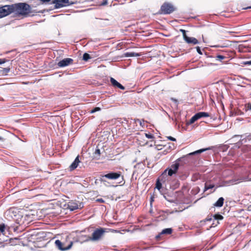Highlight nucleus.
<instances>
[{"label":"nucleus","instance_id":"1","mask_svg":"<svg viewBox=\"0 0 251 251\" xmlns=\"http://www.w3.org/2000/svg\"><path fill=\"white\" fill-rule=\"evenodd\" d=\"M13 12L21 15H25L30 12V6L25 3H18L12 4Z\"/></svg>","mask_w":251,"mask_h":251},{"label":"nucleus","instance_id":"2","mask_svg":"<svg viewBox=\"0 0 251 251\" xmlns=\"http://www.w3.org/2000/svg\"><path fill=\"white\" fill-rule=\"evenodd\" d=\"M105 232V229L103 228H97L94 231L92 234V236H84L86 238L85 241H97L100 239Z\"/></svg>","mask_w":251,"mask_h":251},{"label":"nucleus","instance_id":"3","mask_svg":"<svg viewBox=\"0 0 251 251\" xmlns=\"http://www.w3.org/2000/svg\"><path fill=\"white\" fill-rule=\"evenodd\" d=\"M176 10L174 6L169 2L164 3L161 6L160 13L163 14H170Z\"/></svg>","mask_w":251,"mask_h":251},{"label":"nucleus","instance_id":"4","mask_svg":"<svg viewBox=\"0 0 251 251\" xmlns=\"http://www.w3.org/2000/svg\"><path fill=\"white\" fill-rule=\"evenodd\" d=\"M120 176L121 173L120 172H110L104 175L101 176L100 180L101 182H102L106 186V183L107 182L104 179V177L111 180H116L119 178Z\"/></svg>","mask_w":251,"mask_h":251},{"label":"nucleus","instance_id":"5","mask_svg":"<svg viewBox=\"0 0 251 251\" xmlns=\"http://www.w3.org/2000/svg\"><path fill=\"white\" fill-rule=\"evenodd\" d=\"M12 5H6L0 7V18L4 17L13 12Z\"/></svg>","mask_w":251,"mask_h":251},{"label":"nucleus","instance_id":"6","mask_svg":"<svg viewBox=\"0 0 251 251\" xmlns=\"http://www.w3.org/2000/svg\"><path fill=\"white\" fill-rule=\"evenodd\" d=\"M55 245L59 250L65 251L69 250L72 248L73 242L71 241L69 245L66 246L65 243L61 242L59 240H56L55 241Z\"/></svg>","mask_w":251,"mask_h":251},{"label":"nucleus","instance_id":"7","mask_svg":"<svg viewBox=\"0 0 251 251\" xmlns=\"http://www.w3.org/2000/svg\"><path fill=\"white\" fill-rule=\"evenodd\" d=\"M55 8H59L69 5V0H54L53 1Z\"/></svg>","mask_w":251,"mask_h":251},{"label":"nucleus","instance_id":"8","mask_svg":"<svg viewBox=\"0 0 251 251\" xmlns=\"http://www.w3.org/2000/svg\"><path fill=\"white\" fill-rule=\"evenodd\" d=\"M73 59L70 58H66L60 61L57 63L59 67L62 68L69 66L73 63Z\"/></svg>","mask_w":251,"mask_h":251},{"label":"nucleus","instance_id":"9","mask_svg":"<svg viewBox=\"0 0 251 251\" xmlns=\"http://www.w3.org/2000/svg\"><path fill=\"white\" fill-rule=\"evenodd\" d=\"M184 40L187 43L189 44L197 45L199 44L198 40L194 37L187 36Z\"/></svg>","mask_w":251,"mask_h":251},{"label":"nucleus","instance_id":"10","mask_svg":"<svg viewBox=\"0 0 251 251\" xmlns=\"http://www.w3.org/2000/svg\"><path fill=\"white\" fill-rule=\"evenodd\" d=\"M110 82L112 85L115 87H117L121 90H125V88L124 86L121 84L119 82H118L116 80H115L114 78H110Z\"/></svg>","mask_w":251,"mask_h":251},{"label":"nucleus","instance_id":"11","mask_svg":"<svg viewBox=\"0 0 251 251\" xmlns=\"http://www.w3.org/2000/svg\"><path fill=\"white\" fill-rule=\"evenodd\" d=\"M79 162H80V161L79 159V156H77L75 158V160L73 161V162L70 166V170L72 171V170H74L75 169H76L77 167Z\"/></svg>","mask_w":251,"mask_h":251},{"label":"nucleus","instance_id":"12","mask_svg":"<svg viewBox=\"0 0 251 251\" xmlns=\"http://www.w3.org/2000/svg\"><path fill=\"white\" fill-rule=\"evenodd\" d=\"M213 217H214V220L216 221V223H215V224L213 223L212 225L210 227H214L215 226H217L218 224H219L218 220H222L223 218V217L222 215H219V214H216L213 216Z\"/></svg>","mask_w":251,"mask_h":251},{"label":"nucleus","instance_id":"13","mask_svg":"<svg viewBox=\"0 0 251 251\" xmlns=\"http://www.w3.org/2000/svg\"><path fill=\"white\" fill-rule=\"evenodd\" d=\"M173 230L171 228H165L162 230L160 234L156 236V238H158L160 235L162 234H171L172 233Z\"/></svg>","mask_w":251,"mask_h":251},{"label":"nucleus","instance_id":"14","mask_svg":"<svg viewBox=\"0 0 251 251\" xmlns=\"http://www.w3.org/2000/svg\"><path fill=\"white\" fill-rule=\"evenodd\" d=\"M141 56V54L134 52H126L125 53V56L126 57H138Z\"/></svg>","mask_w":251,"mask_h":251},{"label":"nucleus","instance_id":"15","mask_svg":"<svg viewBox=\"0 0 251 251\" xmlns=\"http://www.w3.org/2000/svg\"><path fill=\"white\" fill-rule=\"evenodd\" d=\"M224 199L220 197L218 201L214 204V206L218 207H221L223 205Z\"/></svg>","mask_w":251,"mask_h":251},{"label":"nucleus","instance_id":"16","mask_svg":"<svg viewBox=\"0 0 251 251\" xmlns=\"http://www.w3.org/2000/svg\"><path fill=\"white\" fill-rule=\"evenodd\" d=\"M197 117L198 119L202 118V117H207L209 116V114L205 112H200L196 114Z\"/></svg>","mask_w":251,"mask_h":251},{"label":"nucleus","instance_id":"17","mask_svg":"<svg viewBox=\"0 0 251 251\" xmlns=\"http://www.w3.org/2000/svg\"><path fill=\"white\" fill-rule=\"evenodd\" d=\"M209 150V148H206V149H200V150H197L195 151H194V152H191L190 153L188 154L189 155H195V154H199V153H202L207 150Z\"/></svg>","mask_w":251,"mask_h":251},{"label":"nucleus","instance_id":"18","mask_svg":"<svg viewBox=\"0 0 251 251\" xmlns=\"http://www.w3.org/2000/svg\"><path fill=\"white\" fill-rule=\"evenodd\" d=\"M241 139L242 140V142H244V144L248 142H250L251 141V133L248 135H246L245 138Z\"/></svg>","mask_w":251,"mask_h":251},{"label":"nucleus","instance_id":"19","mask_svg":"<svg viewBox=\"0 0 251 251\" xmlns=\"http://www.w3.org/2000/svg\"><path fill=\"white\" fill-rule=\"evenodd\" d=\"M179 164L178 163H176L175 164L172 165L171 166V169H172L176 173L177 172L178 169Z\"/></svg>","mask_w":251,"mask_h":251},{"label":"nucleus","instance_id":"20","mask_svg":"<svg viewBox=\"0 0 251 251\" xmlns=\"http://www.w3.org/2000/svg\"><path fill=\"white\" fill-rule=\"evenodd\" d=\"M243 144H244V142H242V140L240 139L239 142L234 144L233 148L239 149Z\"/></svg>","mask_w":251,"mask_h":251},{"label":"nucleus","instance_id":"21","mask_svg":"<svg viewBox=\"0 0 251 251\" xmlns=\"http://www.w3.org/2000/svg\"><path fill=\"white\" fill-rule=\"evenodd\" d=\"M198 120L196 114L191 118L190 121L188 123V124H192L194 123L196 121Z\"/></svg>","mask_w":251,"mask_h":251},{"label":"nucleus","instance_id":"22","mask_svg":"<svg viewBox=\"0 0 251 251\" xmlns=\"http://www.w3.org/2000/svg\"><path fill=\"white\" fill-rule=\"evenodd\" d=\"M160 178L158 179L156 182V188L159 190H160L162 187V183L160 181Z\"/></svg>","mask_w":251,"mask_h":251},{"label":"nucleus","instance_id":"23","mask_svg":"<svg viewBox=\"0 0 251 251\" xmlns=\"http://www.w3.org/2000/svg\"><path fill=\"white\" fill-rule=\"evenodd\" d=\"M214 187V185L213 184H207L205 183L204 191H206L210 189H212Z\"/></svg>","mask_w":251,"mask_h":251},{"label":"nucleus","instance_id":"24","mask_svg":"<svg viewBox=\"0 0 251 251\" xmlns=\"http://www.w3.org/2000/svg\"><path fill=\"white\" fill-rule=\"evenodd\" d=\"M91 58L90 55L87 53H84L83 55V60L87 61Z\"/></svg>","mask_w":251,"mask_h":251},{"label":"nucleus","instance_id":"25","mask_svg":"<svg viewBox=\"0 0 251 251\" xmlns=\"http://www.w3.org/2000/svg\"><path fill=\"white\" fill-rule=\"evenodd\" d=\"M5 226L4 224H1L0 225V231L1 233H3L5 231Z\"/></svg>","mask_w":251,"mask_h":251},{"label":"nucleus","instance_id":"26","mask_svg":"<svg viewBox=\"0 0 251 251\" xmlns=\"http://www.w3.org/2000/svg\"><path fill=\"white\" fill-rule=\"evenodd\" d=\"M69 206L70 207V210L72 211H73L78 208V206L76 204L75 205H69Z\"/></svg>","mask_w":251,"mask_h":251},{"label":"nucleus","instance_id":"27","mask_svg":"<svg viewBox=\"0 0 251 251\" xmlns=\"http://www.w3.org/2000/svg\"><path fill=\"white\" fill-rule=\"evenodd\" d=\"M10 71V68H3L2 72L3 74H7L9 73Z\"/></svg>","mask_w":251,"mask_h":251},{"label":"nucleus","instance_id":"28","mask_svg":"<svg viewBox=\"0 0 251 251\" xmlns=\"http://www.w3.org/2000/svg\"><path fill=\"white\" fill-rule=\"evenodd\" d=\"M176 173L171 168L169 169L168 174L169 176H172L173 174H176Z\"/></svg>","mask_w":251,"mask_h":251},{"label":"nucleus","instance_id":"29","mask_svg":"<svg viewBox=\"0 0 251 251\" xmlns=\"http://www.w3.org/2000/svg\"><path fill=\"white\" fill-rule=\"evenodd\" d=\"M145 136L149 139H152L154 137L153 135L151 134L145 133Z\"/></svg>","mask_w":251,"mask_h":251},{"label":"nucleus","instance_id":"30","mask_svg":"<svg viewBox=\"0 0 251 251\" xmlns=\"http://www.w3.org/2000/svg\"><path fill=\"white\" fill-rule=\"evenodd\" d=\"M180 31L182 32V35H183V39H185L186 37H187V36L186 35V31L184 30V29H181L180 30Z\"/></svg>","mask_w":251,"mask_h":251},{"label":"nucleus","instance_id":"31","mask_svg":"<svg viewBox=\"0 0 251 251\" xmlns=\"http://www.w3.org/2000/svg\"><path fill=\"white\" fill-rule=\"evenodd\" d=\"M100 149H97L95 151V155H98L99 157L100 156ZM96 157H97V156H96Z\"/></svg>","mask_w":251,"mask_h":251},{"label":"nucleus","instance_id":"32","mask_svg":"<svg viewBox=\"0 0 251 251\" xmlns=\"http://www.w3.org/2000/svg\"><path fill=\"white\" fill-rule=\"evenodd\" d=\"M100 110V108H99V107H96V108H94L93 109L91 110V113H94V112H95L96 111H99Z\"/></svg>","mask_w":251,"mask_h":251},{"label":"nucleus","instance_id":"33","mask_svg":"<svg viewBox=\"0 0 251 251\" xmlns=\"http://www.w3.org/2000/svg\"><path fill=\"white\" fill-rule=\"evenodd\" d=\"M7 244V243H5L3 242L0 241V248H4Z\"/></svg>","mask_w":251,"mask_h":251},{"label":"nucleus","instance_id":"34","mask_svg":"<svg viewBox=\"0 0 251 251\" xmlns=\"http://www.w3.org/2000/svg\"><path fill=\"white\" fill-rule=\"evenodd\" d=\"M196 50H197V51L198 52V53L201 55L202 54L201 51V50L200 49V48L199 47H197L196 48Z\"/></svg>","mask_w":251,"mask_h":251},{"label":"nucleus","instance_id":"35","mask_svg":"<svg viewBox=\"0 0 251 251\" xmlns=\"http://www.w3.org/2000/svg\"><path fill=\"white\" fill-rule=\"evenodd\" d=\"M243 64L244 65H251V60L250 61H244Z\"/></svg>","mask_w":251,"mask_h":251},{"label":"nucleus","instance_id":"36","mask_svg":"<svg viewBox=\"0 0 251 251\" xmlns=\"http://www.w3.org/2000/svg\"><path fill=\"white\" fill-rule=\"evenodd\" d=\"M216 57L220 60H222L225 58V57L224 56L221 55H218Z\"/></svg>","mask_w":251,"mask_h":251},{"label":"nucleus","instance_id":"37","mask_svg":"<svg viewBox=\"0 0 251 251\" xmlns=\"http://www.w3.org/2000/svg\"><path fill=\"white\" fill-rule=\"evenodd\" d=\"M7 61L5 59H0V64H2Z\"/></svg>","mask_w":251,"mask_h":251},{"label":"nucleus","instance_id":"38","mask_svg":"<svg viewBox=\"0 0 251 251\" xmlns=\"http://www.w3.org/2000/svg\"><path fill=\"white\" fill-rule=\"evenodd\" d=\"M168 139L171 141H176V138L172 137V136H168Z\"/></svg>","mask_w":251,"mask_h":251},{"label":"nucleus","instance_id":"39","mask_svg":"<svg viewBox=\"0 0 251 251\" xmlns=\"http://www.w3.org/2000/svg\"><path fill=\"white\" fill-rule=\"evenodd\" d=\"M85 235H81L79 237V240H81L82 242H85L84 240L86 239L84 236Z\"/></svg>","mask_w":251,"mask_h":251},{"label":"nucleus","instance_id":"40","mask_svg":"<svg viewBox=\"0 0 251 251\" xmlns=\"http://www.w3.org/2000/svg\"><path fill=\"white\" fill-rule=\"evenodd\" d=\"M107 0H104L101 3V5H105L107 4Z\"/></svg>","mask_w":251,"mask_h":251},{"label":"nucleus","instance_id":"41","mask_svg":"<svg viewBox=\"0 0 251 251\" xmlns=\"http://www.w3.org/2000/svg\"><path fill=\"white\" fill-rule=\"evenodd\" d=\"M96 201L98 202H104V201L102 199H101V198L97 199Z\"/></svg>","mask_w":251,"mask_h":251},{"label":"nucleus","instance_id":"42","mask_svg":"<svg viewBox=\"0 0 251 251\" xmlns=\"http://www.w3.org/2000/svg\"><path fill=\"white\" fill-rule=\"evenodd\" d=\"M137 121L139 122L140 123V125L142 126H143L144 125V122L143 121V122H142L140 120L138 119L137 120Z\"/></svg>","mask_w":251,"mask_h":251},{"label":"nucleus","instance_id":"43","mask_svg":"<svg viewBox=\"0 0 251 251\" xmlns=\"http://www.w3.org/2000/svg\"><path fill=\"white\" fill-rule=\"evenodd\" d=\"M243 135H235L233 137V138H234V137H241V138H242L243 137Z\"/></svg>","mask_w":251,"mask_h":251},{"label":"nucleus","instance_id":"44","mask_svg":"<svg viewBox=\"0 0 251 251\" xmlns=\"http://www.w3.org/2000/svg\"><path fill=\"white\" fill-rule=\"evenodd\" d=\"M167 170H166L162 174V176H166V172H167Z\"/></svg>","mask_w":251,"mask_h":251},{"label":"nucleus","instance_id":"45","mask_svg":"<svg viewBox=\"0 0 251 251\" xmlns=\"http://www.w3.org/2000/svg\"><path fill=\"white\" fill-rule=\"evenodd\" d=\"M50 0H41L43 2H49Z\"/></svg>","mask_w":251,"mask_h":251},{"label":"nucleus","instance_id":"46","mask_svg":"<svg viewBox=\"0 0 251 251\" xmlns=\"http://www.w3.org/2000/svg\"><path fill=\"white\" fill-rule=\"evenodd\" d=\"M171 100L176 102H177V100L174 98H172Z\"/></svg>","mask_w":251,"mask_h":251},{"label":"nucleus","instance_id":"47","mask_svg":"<svg viewBox=\"0 0 251 251\" xmlns=\"http://www.w3.org/2000/svg\"><path fill=\"white\" fill-rule=\"evenodd\" d=\"M211 220H212V218L206 219H205V221H210Z\"/></svg>","mask_w":251,"mask_h":251},{"label":"nucleus","instance_id":"48","mask_svg":"<svg viewBox=\"0 0 251 251\" xmlns=\"http://www.w3.org/2000/svg\"><path fill=\"white\" fill-rule=\"evenodd\" d=\"M3 138L2 137L0 136V141H3Z\"/></svg>","mask_w":251,"mask_h":251},{"label":"nucleus","instance_id":"49","mask_svg":"<svg viewBox=\"0 0 251 251\" xmlns=\"http://www.w3.org/2000/svg\"><path fill=\"white\" fill-rule=\"evenodd\" d=\"M249 109L251 110V104L249 106Z\"/></svg>","mask_w":251,"mask_h":251},{"label":"nucleus","instance_id":"50","mask_svg":"<svg viewBox=\"0 0 251 251\" xmlns=\"http://www.w3.org/2000/svg\"><path fill=\"white\" fill-rule=\"evenodd\" d=\"M249 8H251V7H250Z\"/></svg>","mask_w":251,"mask_h":251}]
</instances>
